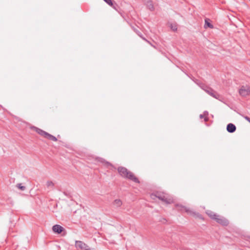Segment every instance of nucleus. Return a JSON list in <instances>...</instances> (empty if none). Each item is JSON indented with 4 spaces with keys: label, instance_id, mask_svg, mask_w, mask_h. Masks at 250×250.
Masks as SVG:
<instances>
[{
    "label": "nucleus",
    "instance_id": "1",
    "mask_svg": "<svg viewBox=\"0 0 250 250\" xmlns=\"http://www.w3.org/2000/svg\"><path fill=\"white\" fill-rule=\"evenodd\" d=\"M118 171L122 177L132 180L135 183H139L138 179L135 177L134 174L125 167H120L118 168Z\"/></svg>",
    "mask_w": 250,
    "mask_h": 250
},
{
    "label": "nucleus",
    "instance_id": "2",
    "mask_svg": "<svg viewBox=\"0 0 250 250\" xmlns=\"http://www.w3.org/2000/svg\"><path fill=\"white\" fill-rule=\"evenodd\" d=\"M156 197L166 204H169L173 203V200L172 198L167 194H158Z\"/></svg>",
    "mask_w": 250,
    "mask_h": 250
},
{
    "label": "nucleus",
    "instance_id": "3",
    "mask_svg": "<svg viewBox=\"0 0 250 250\" xmlns=\"http://www.w3.org/2000/svg\"><path fill=\"white\" fill-rule=\"evenodd\" d=\"M75 246L81 250H94L91 249L87 244L81 241H76Z\"/></svg>",
    "mask_w": 250,
    "mask_h": 250
},
{
    "label": "nucleus",
    "instance_id": "4",
    "mask_svg": "<svg viewBox=\"0 0 250 250\" xmlns=\"http://www.w3.org/2000/svg\"><path fill=\"white\" fill-rule=\"evenodd\" d=\"M175 207L178 210L181 211H185L188 214L191 215H194L195 214V213L192 210L186 207L183 206L182 205L177 204L175 206Z\"/></svg>",
    "mask_w": 250,
    "mask_h": 250
},
{
    "label": "nucleus",
    "instance_id": "5",
    "mask_svg": "<svg viewBox=\"0 0 250 250\" xmlns=\"http://www.w3.org/2000/svg\"><path fill=\"white\" fill-rule=\"evenodd\" d=\"M239 94L242 96H246L250 94V86H242L239 89Z\"/></svg>",
    "mask_w": 250,
    "mask_h": 250
},
{
    "label": "nucleus",
    "instance_id": "6",
    "mask_svg": "<svg viewBox=\"0 0 250 250\" xmlns=\"http://www.w3.org/2000/svg\"><path fill=\"white\" fill-rule=\"evenodd\" d=\"M215 221L218 223L224 226H227L229 224V221L226 218L219 215L216 218Z\"/></svg>",
    "mask_w": 250,
    "mask_h": 250
},
{
    "label": "nucleus",
    "instance_id": "7",
    "mask_svg": "<svg viewBox=\"0 0 250 250\" xmlns=\"http://www.w3.org/2000/svg\"><path fill=\"white\" fill-rule=\"evenodd\" d=\"M30 128L31 130L36 132L39 134L44 137V138L45 137L46 135L47 134V132H45V131L42 130L41 129H40L36 126H31Z\"/></svg>",
    "mask_w": 250,
    "mask_h": 250
},
{
    "label": "nucleus",
    "instance_id": "8",
    "mask_svg": "<svg viewBox=\"0 0 250 250\" xmlns=\"http://www.w3.org/2000/svg\"><path fill=\"white\" fill-rule=\"evenodd\" d=\"M204 90L209 95L215 99H218L219 97V94L211 88L206 89Z\"/></svg>",
    "mask_w": 250,
    "mask_h": 250
},
{
    "label": "nucleus",
    "instance_id": "9",
    "mask_svg": "<svg viewBox=\"0 0 250 250\" xmlns=\"http://www.w3.org/2000/svg\"><path fill=\"white\" fill-rule=\"evenodd\" d=\"M63 228L59 225H55L52 227L53 231L54 232L58 234L61 233L63 230Z\"/></svg>",
    "mask_w": 250,
    "mask_h": 250
},
{
    "label": "nucleus",
    "instance_id": "10",
    "mask_svg": "<svg viewBox=\"0 0 250 250\" xmlns=\"http://www.w3.org/2000/svg\"><path fill=\"white\" fill-rule=\"evenodd\" d=\"M145 4L147 8L149 9L150 11H153L155 10L153 3L151 0H147L146 1Z\"/></svg>",
    "mask_w": 250,
    "mask_h": 250
},
{
    "label": "nucleus",
    "instance_id": "11",
    "mask_svg": "<svg viewBox=\"0 0 250 250\" xmlns=\"http://www.w3.org/2000/svg\"><path fill=\"white\" fill-rule=\"evenodd\" d=\"M206 213L211 219L214 220H216V218L218 216V215L215 212L209 210L206 211Z\"/></svg>",
    "mask_w": 250,
    "mask_h": 250
},
{
    "label": "nucleus",
    "instance_id": "12",
    "mask_svg": "<svg viewBox=\"0 0 250 250\" xmlns=\"http://www.w3.org/2000/svg\"><path fill=\"white\" fill-rule=\"evenodd\" d=\"M227 130L229 132L233 133L236 130L235 126L232 124H229L227 127Z\"/></svg>",
    "mask_w": 250,
    "mask_h": 250
},
{
    "label": "nucleus",
    "instance_id": "13",
    "mask_svg": "<svg viewBox=\"0 0 250 250\" xmlns=\"http://www.w3.org/2000/svg\"><path fill=\"white\" fill-rule=\"evenodd\" d=\"M113 205L115 208L120 207L122 205V201L120 199H116L113 201Z\"/></svg>",
    "mask_w": 250,
    "mask_h": 250
},
{
    "label": "nucleus",
    "instance_id": "14",
    "mask_svg": "<svg viewBox=\"0 0 250 250\" xmlns=\"http://www.w3.org/2000/svg\"><path fill=\"white\" fill-rule=\"evenodd\" d=\"M45 138H47L49 140H51L55 141V142H56L57 141V139L56 138V137H55L48 133Z\"/></svg>",
    "mask_w": 250,
    "mask_h": 250
},
{
    "label": "nucleus",
    "instance_id": "15",
    "mask_svg": "<svg viewBox=\"0 0 250 250\" xmlns=\"http://www.w3.org/2000/svg\"><path fill=\"white\" fill-rule=\"evenodd\" d=\"M209 20L207 19L205 20V28L209 27L210 28H213V26L211 23L209 22Z\"/></svg>",
    "mask_w": 250,
    "mask_h": 250
},
{
    "label": "nucleus",
    "instance_id": "16",
    "mask_svg": "<svg viewBox=\"0 0 250 250\" xmlns=\"http://www.w3.org/2000/svg\"><path fill=\"white\" fill-rule=\"evenodd\" d=\"M208 114V112L206 111L203 114H201L200 115V118L201 119H202V118H204V120L205 121H207L208 120V117H207V115Z\"/></svg>",
    "mask_w": 250,
    "mask_h": 250
},
{
    "label": "nucleus",
    "instance_id": "17",
    "mask_svg": "<svg viewBox=\"0 0 250 250\" xmlns=\"http://www.w3.org/2000/svg\"><path fill=\"white\" fill-rule=\"evenodd\" d=\"M46 186L48 188H53L54 187V183L51 181H48L46 182Z\"/></svg>",
    "mask_w": 250,
    "mask_h": 250
},
{
    "label": "nucleus",
    "instance_id": "18",
    "mask_svg": "<svg viewBox=\"0 0 250 250\" xmlns=\"http://www.w3.org/2000/svg\"><path fill=\"white\" fill-rule=\"evenodd\" d=\"M16 187L21 190H24L26 188L25 187L22 186L21 184H18Z\"/></svg>",
    "mask_w": 250,
    "mask_h": 250
},
{
    "label": "nucleus",
    "instance_id": "19",
    "mask_svg": "<svg viewBox=\"0 0 250 250\" xmlns=\"http://www.w3.org/2000/svg\"><path fill=\"white\" fill-rule=\"evenodd\" d=\"M170 27L173 31H176L177 29V25L176 24L170 23Z\"/></svg>",
    "mask_w": 250,
    "mask_h": 250
},
{
    "label": "nucleus",
    "instance_id": "20",
    "mask_svg": "<svg viewBox=\"0 0 250 250\" xmlns=\"http://www.w3.org/2000/svg\"><path fill=\"white\" fill-rule=\"evenodd\" d=\"M106 3H107L110 6H113V3L111 0H104Z\"/></svg>",
    "mask_w": 250,
    "mask_h": 250
},
{
    "label": "nucleus",
    "instance_id": "21",
    "mask_svg": "<svg viewBox=\"0 0 250 250\" xmlns=\"http://www.w3.org/2000/svg\"><path fill=\"white\" fill-rule=\"evenodd\" d=\"M105 165L107 166H111V164L107 162H105Z\"/></svg>",
    "mask_w": 250,
    "mask_h": 250
},
{
    "label": "nucleus",
    "instance_id": "22",
    "mask_svg": "<svg viewBox=\"0 0 250 250\" xmlns=\"http://www.w3.org/2000/svg\"><path fill=\"white\" fill-rule=\"evenodd\" d=\"M245 118L250 123V118L247 116H246L245 117Z\"/></svg>",
    "mask_w": 250,
    "mask_h": 250
}]
</instances>
